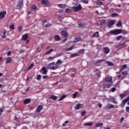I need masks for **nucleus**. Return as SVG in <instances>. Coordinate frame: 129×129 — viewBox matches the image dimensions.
Wrapping results in <instances>:
<instances>
[{
  "label": "nucleus",
  "mask_w": 129,
  "mask_h": 129,
  "mask_svg": "<svg viewBox=\"0 0 129 129\" xmlns=\"http://www.w3.org/2000/svg\"><path fill=\"white\" fill-rule=\"evenodd\" d=\"M122 33L123 35H127L128 34V32L126 30H122V29H115L113 30H110L107 33V35H109L111 34L112 35L116 36L119 35Z\"/></svg>",
  "instance_id": "nucleus-1"
},
{
  "label": "nucleus",
  "mask_w": 129,
  "mask_h": 129,
  "mask_svg": "<svg viewBox=\"0 0 129 129\" xmlns=\"http://www.w3.org/2000/svg\"><path fill=\"white\" fill-rule=\"evenodd\" d=\"M59 68L58 66L54 62L49 63L48 66H47V69L51 70H56Z\"/></svg>",
  "instance_id": "nucleus-2"
},
{
  "label": "nucleus",
  "mask_w": 129,
  "mask_h": 129,
  "mask_svg": "<svg viewBox=\"0 0 129 129\" xmlns=\"http://www.w3.org/2000/svg\"><path fill=\"white\" fill-rule=\"evenodd\" d=\"M73 10H74V12H79L82 10V6L81 4H79L77 7H73Z\"/></svg>",
  "instance_id": "nucleus-3"
},
{
  "label": "nucleus",
  "mask_w": 129,
  "mask_h": 129,
  "mask_svg": "<svg viewBox=\"0 0 129 129\" xmlns=\"http://www.w3.org/2000/svg\"><path fill=\"white\" fill-rule=\"evenodd\" d=\"M28 34H25L23 35L22 40L27 41L26 44H28L29 42V40H27L28 39Z\"/></svg>",
  "instance_id": "nucleus-4"
},
{
  "label": "nucleus",
  "mask_w": 129,
  "mask_h": 129,
  "mask_svg": "<svg viewBox=\"0 0 129 129\" xmlns=\"http://www.w3.org/2000/svg\"><path fill=\"white\" fill-rule=\"evenodd\" d=\"M22 7H23V0H20L17 5V9L21 10Z\"/></svg>",
  "instance_id": "nucleus-5"
},
{
  "label": "nucleus",
  "mask_w": 129,
  "mask_h": 129,
  "mask_svg": "<svg viewBox=\"0 0 129 129\" xmlns=\"http://www.w3.org/2000/svg\"><path fill=\"white\" fill-rule=\"evenodd\" d=\"M41 5H44V6H46V7H49L51 4L48 0H42Z\"/></svg>",
  "instance_id": "nucleus-6"
},
{
  "label": "nucleus",
  "mask_w": 129,
  "mask_h": 129,
  "mask_svg": "<svg viewBox=\"0 0 129 129\" xmlns=\"http://www.w3.org/2000/svg\"><path fill=\"white\" fill-rule=\"evenodd\" d=\"M103 50L105 54H108L110 52V50L108 47H104Z\"/></svg>",
  "instance_id": "nucleus-7"
},
{
  "label": "nucleus",
  "mask_w": 129,
  "mask_h": 129,
  "mask_svg": "<svg viewBox=\"0 0 129 129\" xmlns=\"http://www.w3.org/2000/svg\"><path fill=\"white\" fill-rule=\"evenodd\" d=\"M111 83L112 82V77H106L105 78V83Z\"/></svg>",
  "instance_id": "nucleus-8"
},
{
  "label": "nucleus",
  "mask_w": 129,
  "mask_h": 129,
  "mask_svg": "<svg viewBox=\"0 0 129 129\" xmlns=\"http://www.w3.org/2000/svg\"><path fill=\"white\" fill-rule=\"evenodd\" d=\"M115 21L114 20L109 21L108 23V28H111V27H112L113 25H115Z\"/></svg>",
  "instance_id": "nucleus-9"
},
{
  "label": "nucleus",
  "mask_w": 129,
  "mask_h": 129,
  "mask_svg": "<svg viewBox=\"0 0 129 129\" xmlns=\"http://www.w3.org/2000/svg\"><path fill=\"white\" fill-rule=\"evenodd\" d=\"M126 103H127V105L129 106V96L122 101V104H125Z\"/></svg>",
  "instance_id": "nucleus-10"
},
{
  "label": "nucleus",
  "mask_w": 129,
  "mask_h": 129,
  "mask_svg": "<svg viewBox=\"0 0 129 129\" xmlns=\"http://www.w3.org/2000/svg\"><path fill=\"white\" fill-rule=\"evenodd\" d=\"M41 71H42V74L44 75H46L48 73V71L47 70L46 67H42Z\"/></svg>",
  "instance_id": "nucleus-11"
},
{
  "label": "nucleus",
  "mask_w": 129,
  "mask_h": 129,
  "mask_svg": "<svg viewBox=\"0 0 129 129\" xmlns=\"http://www.w3.org/2000/svg\"><path fill=\"white\" fill-rule=\"evenodd\" d=\"M82 107V104L81 103H78L76 104V105L75 106V109L76 110H79Z\"/></svg>",
  "instance_id": "nucleus-12"
},
{
  "label": "nucleus",
  "mask_w": 129,
  "mask_h": 129,
  "mask_svg": "<svg viewBox=\"0 0 129 129\" xmlns=\"http://www.w3.org/2000/svg\"><path fill=\"white\" fill-rule=\"evenodd\" d=\"M43 109V106L41 105H38V106H37V108H36V112H37V113H39L41 112V110Z\"/></svg>",
  "instance_id": "nucleus-13"
},
{
  "label": "nucleus",
  "mask_w": 129,
  "mask_h": 129,
  "mask_svg": "<svg viewBox=\"0 0 129 129\" xmlns=\"http://www.w3.org/2000/svg\"><path fill=\"white\" fill-rule=\"evenodd\" d=\"M6 30H4V31H3L1 32V36L3 39L6 38Z\"/></svg>",
  "instance_id": "nucleus-14"
},
{
  "label": "nucleus",
  "mask_w": 129,
  "mask_h": 129,
  "mask_svg": "<svg viewBox=\"0 0 129 129\" xmlns=\"http://www.w3.org/2000/svg\"><path fill=\"white\" fill-rule=\"evenodd\" d=\"M107 109L114 108V105L112 104H108L106 107Z\"/></svg>",
  "instance_id": "nucleus-15"
},
{
  "label": "nucleus",
  "mask_w": 129,
  "mask_h": 129,
  "mask_svg": "<svg viewBox=\"0 0 129 129\" xmlns=\"http://www.w3.org/2000/svg\"><path fill=\"white\" fill-rule=\"evenodd\" d=\"M54 40L56 41H60L61 40V38L58 35H55L54 36Z\"/></svg>",
  "instance_id": "nucleus-16"
},
{
  "label": "nucleus",
  "mask_w": 129,
  "mask_h": 129,
  "mask_svg": "<svg viewBox=\"0 0 129 129\" xmlns=\"http://www.w3.org/2000/svg\"><path fill=\"white\" fill-rule=\"evenodd\" d=\"M100 37L99 32L98 31L96 32L92 36V38H99Z\"/></svg>",
  "instance_id": "nucleus-17"
},
{
  "label": "nucleus",
  "mask_w": 129,
  "mask_h": 129,
  "mask_svg": "<svg viewBox=\"0 0 129 129\" xmlns=\"http://www.w3.org/2000/svg\"><path fill=\"white\" fill-rule=\"evenodd\" d=\"M61 34L62 35V36H63L64 38L68 37V32L66 31H61Z\"/></svg>",
  "instance_id": "nucleus-18"
},
{
  "label": "nucleus",
  "mask_w": 129,
  "mask_h": 129,
  "mask_svg": "<svg viewBox=\"0 0 129 129\" xmlns=\"http://www.w3.org/2000/svg\"><path fill=\"white\" fill-rule=\"evenodd\" d=\"M127 68V65L126 64H123L120 69V72H122Z\"/></svg>",
  "instance_id": "nucleus-19"
},
{
  "label": "nucleus",
  "mask_w": 129,
  "mask_h": 129,
  "mask_svg": "<svg viewBox=\"0 0 129 129\" xmlns=\"http://www.w3.org/2000/svg\"><path fill=\"white\" fill-rule=\"evenodd\" d=\"M11 61H12L11 57H8L7 58V60H6V64L11 63Z\"/></svg>",
  "instance_id": "nucleus-20"
},
{
  "label": "nucleus",
  "mask_w": 129,
  "mask_h": 129,
  "mask_svg": "<svg viewBox=\"0 0 129 129\" xmlns=\"http://www.w3.org/2000/svg\"><path fill=\"white\" fill-rule=\"evenodd\" d=\"M31 102V100L30 99L26 98L25 100L24 101V104H27L28 103H30Z\"/></svg>",
  "instance_id": "nucleus-21"
},
{
  "label": "nucleus",
  "mask_w": 129,
  "mask_h": 129,
  "mask_svg": "<svg viewBox=\"0 0 129 129\" xmlns=\"http://www.w3.org/2000/svg\"><path fill=\"white\" fill-rule=\"evenodd\" d=\"M81 38H80V37L75 38V40L73 41V43H78V42L81 41Z\"/></svg>",
  "instance_id": "nucleus-22"
},
{
  "label": "nucleus",
  "mask_w": 129,
  "mask_h": 129,
  "mask_svg": "<svg viewBox=\"0 0 129 129\" xmlns=\"http://www.w3.org/2000/svg\"><path fill=\"white\" fill-rule=\"evenodd\" d=\"M6 15H7L6 11H4L3 12H1L0 13V17H5Z\"/></svg>",
  "instance_id": "nucleus-23"
},
{
  "label": "nucleus",
  "mask_w": 129,
  "mask_h": 129,
  "mask_svg": "<svg viewBox=\"0 0 129 129\" xmlns=\"http://www.w3.org/2000/svg\"><path fill=\"white\" fill-rule=\"evenodd\" d=\"M126 93H123V94H120L119 95V97L120 98L121 100H122L123 99V98H124V97H126Z\"/></svg>",
  "instance_id": "nucleus-24"
},
{
  "label": "nucleus",
  "mask_w": 129,
  "mask_h": 129,
  "mask_svg": "<svg viewBox=\"0 0 129 129\" xmlns=\"http://www.w3.org/2000/svg\"><path fill=\"white\" fill-rule=\"evenodd\" d=\"M106 20L103 19L101 21L100 26H103V25H106Z\"/></svg>",
  "instance_id": "nucleus-25"
},
{
  "label": "nucleus",
  "mask_w": 129,
  "mask_h": 129,
  "mask_svg": "<svg viewBox=\"0 0 129 129\" xmlns=\"http://www.w3.org/2000/svg\"><path fill=\"white\" fill-rule=\"evenodd\" d=\"M93 125V123L92 122H86L85 123H84L83 125L84 126H91Z\"/></svg>",
  "instance_id": "nucleus-26"
},
{
  "label": "nucleus",
  "mask_w": 129,
  "mask_h": 129,
  "mask_svg": "<svg viewBox=\"0 0 129 129\" xmlns=\"http://www.w3.org/2000/svg\"><path fill=\"white\" fill-rule=\"evenodd\" d=\"M57 7H58V8H60V9H64V8H66V4H58L57 5Z\"/></svg>",
  "instance_id": "nucleus-27"
},
{
  "label": "nucleus",
  "mask_w": 129,
  "mask_h": 129,
  "mask_svg": "<svg viewBox=\"0 0 129 129\" xmlns=\"http://www.w3.org/2000/svg\"><path fill=\"white\" fill-rule=\"evenodd\" d=\"M52 52H53V49L51 48V49H49L48 51H46V52H45V55L50 54Z\"/></svg>",
  "instance_id": "nucleus-28"
},
{
  "label": "nucleus",
  "mask_w": 129,
  "mask_h": 129,
  "mask_svg": "<svg viewBox=\"0 0 129 129\" xmlns=\"http://www.w3.org/2000/svg\"><path fill=\"white\" fill-rule=\"evenodd\" d=\"M50 99H52L53 101H56L57 99V97L55 95H51L50 97Z\"/></svg>",
  "instance_id": "nucleus-29"
},
{
  "label": "nucleus",
  "mask_w": 129,
  "mask_h": 129,
  "mask_svg": "<svg viewBox=\"0 0 129 129\" xmlns=\"http://www.w3.org/2000/svg\"><path fill=\"white\" fill-rule=\"evenodd\" d=\"M80 56L79 54H78L77 53H72L71 54V56L72 57H75Z\"/></svg>",
  "instance_id": "nucleus-30"
},
{
  "label": "nucleus",
  "mask_w": 129,
  "mask_h": 129,
  "mask_svg": "<svg viewBox=\"0 0 129 129\" xmlns=\"http://www.w3.org/2000/svg\"><path fill=\"white\" fill-rule=\"evenodd\" d=\"M106 63L107 64L108 66L109 67L114 66V64L110 61H106Z\"/></svg>",
  "instance_id": "nucleus-31"
},
{
  "label": "nucleus",
  "mask_w": 129,
  "mask_h": 129,
  "mask_svg": "<svg viewBox=\"0 0 129 129\" xmlns=\"http://www.w3.org/2000/svg\"><path fill=\"white\" fill-rule=\"evenodd\" d=\"M66 14H69V13H71L72 12V9H69V8H67L66 9Z\"/></svg>",
  "instance_id": "nucleus-32"
},
{
  "label": "nucleus",
  "mask_w": 129,
  "mask_h": 129,
  "mask_svg": "<svg viewBox=\"0 0 129 129\" xmlns=\"http://www.w3.org/2000/svg\"><path fill=\"white\" fill-rule=\"evenodd\" d=\"M103 125V123H101V122L97 123L95 125L96 127H101V126H102Z\"/></svg>",
  "instance_id": "nucleus-33"
},
{
  "label": "nucleus",
  "mask_w": 129,
  "mask_h": 129,
  "mask_svg": "<svg viewBox=\"0 0 129 129\" xmlns=\"http://www.w3.org/2000/svg\"><path fill=\"white\" fill-rule=\"evenodd\" d=\"M74 49V46H72L70 47L69 48H67L66 49V51H72Z\"/></svg>",
  "instance_id": "nucleus-34"
},
{
  "label": "nucleus",
  "mask_w": 129,
  "mask_h": 129,
  "mask_svg": "<svg viewBox=\"0 0 129 129\" xmlns=\"http://www.w3.org/2000/svg\"><path fill=\"white\" fill-rule=\"evenodd\" d=\"M96 5H97V6H103L104 5V4L102 2L99 1V2H96Z\"/></svg>",
  "instance_id": "nucleus-35"
},
{
  "label": "nucleus",
  "mask_w": 129,
  "mask_h": 129,
  "mask_svg": "<svg viewBox=\"0 0 129 129\" xmlns=\"http://www.w3.org/2000/svg\"><path fill=\"white\" fill-rule=\"evenodd\" d=\"M31 10H32V12H34V11L37 10V6L36 5L32 6L31 7Z\"/></svg>",
  "instance_id": "nucleus-36"
},
{
  "label": "nucleus",
  "mask_w": 129,
  "mask_h": 129,
  "mask_svg": "<svg viewBox=\"0 0 129 129\" xmlns=\"http://www.w3.org/2000/svg\"><path fill=\"white\" fill-rule=\"evenodd\" d=\"M62 61H61V60L58 59L57 61H56V63H55V64L57 66V65L62 64Z\"/></svg>",
  "instance_id": "nucleus-37"
},
{
  "label": "nucleus",
  "mask_w": 129,
  "mask_h": 129,
  "mask_svg": "<svg viewBox=\"0 0 129 129\" xmlns=\"http://www.w3.org/2000/svg\"><path fill=\"white\" fill-rule=\"evenodd\" d=\"M66 97H67V95H62V96H61V97H60V98L58 100V101H62V100H63Z\"/></svg>",
  "instance_id": "nucleus-38"
},
{
  "label": "nucleus",
  "mask_w": 129,
  "mask_h": 129,
  "mask_svg": "<svg viewBox=\"0 0 129 129\" xmlns=\"http://www.w3.org/2000/svg\"><path fill=\"white\" fill-rule=\"evenodd\" d=\"M78 25V26L79 27V28H82L83 27H84V26H85V24H82L81 22H79Z\"/></svg>",
  "instance_id": "nucleus-39"
},
{
  "label": "nucleus",
  "mask_w": 129,
  "mask_h": 129,
  "mask_svg": "<svg viewBox=\"0 0 129 129\" xmlns=\"http://www.w3.org/2000/svg\"><path fill=\"white\" fill-rule=\"evenodd\" d=\"M77 94H78V92H75V93L73 94V98L75 99L76 98V96H77Z\"/></svg>",
  "instance_id": "nucleus-40"
},
{
  "label": "nucleus",
  "mask_w": 129,
  "mask_h": 129,
  "mask_svg": "<svg viewBox=\"0 0 129 129\" xmlns=\"http://www.w3.org/2000/svg\"><path fill=\"white\" fill-rule=\"evenodd\" d=\"M81 3H83V4H89V2L88 0H81Z\"/></svg>",
  "instance_id": "nucleus-41"
},
{
  "label": "nucleus",
  "mask_w": 129,
  "mask_h": 129,
  "mask_svg": "<svg viewBox=\"0 0 129 129\" xmlns=\"http://www.w3.org/2000/svg\"><path fill=\"white\" fill-rule=\"evenodd\" d=\"M126 44V42H124L123 43L119 42L118 44V46H123Z\"/></svg>",
  "instance_id": "nucleus-42"
},
{
  "label": "nucleus",
  "mask_w": 129,
  "mask_h": 129,
  "mask_svg": "<svg viewBox=\"0 0 129 129\" xmlns=\"http://www.w3.org/2000/svg\"><path fill=\"white\" fill-rule=\"evenodd\" d=\"M34 67V64L31 63V65L28 67V70L30 71L31 69H32Z\"/></svg>",
  "instance_id": "nucleus-43"
},
{
  "label": "nucleus",
  "mask_w": 129,
  "mask_h": 129,
  "mask_svg": "<svg viewBox=\"0 0 129 129\" xmlns=\"http://www.w3.org/2000/svg\"><path fill=\"white\" fill-rule=\"evenodd\" d=\"M122 75L123 76H127L128 75V72L127 71H124V72H122Z\"/></svg>",
  "instance_id": "nucleus-44"
},
{
  "label": "nucleus",
  "mask_w": 129,
  "mask_h": 129,
  "mask_svg": "<svg viewBox=\"0 0 129 129\" xmlns=\"http://www.w3.org/2000/svg\"><path fill=\"white\" fill-rule=\"evenodd\" d=\"M122 38V36H118L116 38L117 41H120V39Z\"/></svg>",
  "instance_id": "nucleus-45"
},
{
  "label": "nucleus",
  "mask_w": 129,
  "mask_h": 129,
  "mask_svg": "<svg viewBox=\"0 0 129 129\" xmlns=\"http://www.w3.org/2000/svg\"><path fill=\"white\" fill-rule=\"evenodd\" d=\"M54 58H55V57L49 56V57H48V58H47V60H52L54 59Z\"/></svg>",
  "instance_id": "nucleus-46"
},
{
  "label": "nucleus",
  "mask_w": 129,
  "mask_h": 129,
  "mask_svg": "<svg viewBox=\"0 0 129 129\" xmlns=\"http://www.w3.org/2000/svg\"><path fill=\"white\" fill-rule=\"evenodd\" d=\"M103 61H105V60L104 59H98L96 61V63H100Z\"/></svg>",
  "instance_id": "nucleus-47"
},
{
  "label": "nucleus",
  "mask_w": 129,
  "mask_h": 129,
  "mask_svg": "<svg viewBox=\"0 0 129 129\" xmlns=\"http://www.w3.org/2000/svg\"><path fill=\"white\" fill-rule=\"evenodd\" d=\"M85 49H82L79 50V53H84L85 52Z\"/></svg>",
  "instance_id": "nucleus-48"
},
{
  "label": "nucleus",
  "mask_w": 129,
  "mask_h": 129,
  "mask_svg": "<svg viewBox=\"0 0 129 129\" xmlns=\"http://www.w3.org/2000/svg\"><path fill=\"white\" fill-rule=\"evenodd\" d=\"M119 15L116 13H112L111 14V17H118Z\"/></svg>",
  "instance_id": "nucleus-49"
},
{
  "label": "nucleus",
  "mask_w": 129,
  "mask_h": 129,
  "mask_svg": "<svg viewBox=\"0 0 129 129\" xmlns=\"http://www.w3.org/2000/svg\"><path fill=\"white\" fill-rule=\"evenodd\" d=\"M41 79V76L40 75H37V78H36V80H37V81H40Z\"/></svg>",
  "instance_id": "nucleus-50"
},
{
  "label": "nucleus",
  "mask_w": 129,
  "mask_h": 129,
  "mask_svg": "<svg viewBox=\"0 0 129 129\" xmlns=\"http://www.w3.org/2000/svg\"><path fill=\"white\" fill-rule=\"evenodd\" d=\"M111 87V84H108L106 85V88L107 89H109Z\"/></svg>",
  "instance_id": "nucleus-51"
},
{
  "label": "nucleus",
  "mask_w": 129,
  "mask_h": 129,
  "mask_svg": "<svg viewBox=\"0 0 129 129\" xmlns=\"http://www.w3.org/2000/svg\"><path fill=\"white\" fill-rule=\"evenodd\" d=\"M14 29H15L14 25V24H12V25L10 26V29H11V30H14Z\"/></svg>",
  "instance_id": "nucleus-52"
},
{
  "label": "nucleus",
  "mask_w": 129,
  "mask_h": 129,
  "mask_svg": "<svg viewBox=\"0 0 129 129\" xmlns=\"http://www.w3.org/2000/svg\"><path fill=\"white\" fill-rule=\"evenodd\" d=\"M116 89L115 87H112L111 88V92H115Z\"/></svg>",
  "instance_id": "nucleus-53"
},
{
  "label": "nucleus",
  "mask_w": 129,
  "mask_h": 129,
  "mask_svg": "<svg viewBox=\"0 0 129 129\" xmlns=\"http://www.w3.org/2000/svg\"><path fill=\"white\" fill-rule=\"evenodd\" d=\"M116 26H117V27H120L121 26H122V24H121V22H120V21H119V22H118V23L116 24Z\"/></svg>",
  "instance_id": "nucleus-54"
},
{
  "label": "nucleus",
  "mask_w": 129,
  "mask_h": 129,
  "mask_svg": "<svg viewBox=\"0 0 129 129\" xmlns=\"http://www.w3.org/2000/svg\"><path fill=\"white\" fill-rule=\"evenodd\" d=\"M125 110L127 113H129V106H126Z\"/></svg>",
  "instance_id": "nucleus-55"
},
{
  "label": "nucleus",
  "mask_w": 129,
  "mask_h": 129,
  "mask_svg": "<svg viewBox=\"0 0 129 129\" xmlns=\"http://www.w3.org/2000/svg\"><path fill=\"white\" fill-rule=\"evenodd\" d=\"M4 111L3 108H0V116L2 115V113Z\"/></svg>",
  "instance_id": "nucleus-56"
},
{
  "label": "nucleus",
  "mask_w": 129,
  "mask_h": 129,
  "mask_svg": "<svg viewBox=\"0 0 129 129\" xmlns=\"http://www.w3.org/2000/svg\"><path fill=\"white\" fill-rule=\"evenodd\" d=\"M42 78L43 79H48V75L43 76H42Z\"/></svg>",
  "instance_id": "nucleus-57"
},
{
  "label": "nucleus",
  "mask_w": 129,
  "mask_h": 129,
  "mask_svg": "<svg viewBox=\"0 0 129 129\" xmlns=\"http://www.w3.org/2000/svg\"><path fill=\"white\" fill-rule=\"evenodd\" d=\"M51 25L49 23H47V24L45 25V28H49V27H51Z\"/></svg>",
  "instance_id": "nucleus-58"
},
{
  "label": "nucleus",
  "mask_w": 129,
  "mask_h": 129,
  "mask_svg": "<svg viewBox=\"0 0 129 129\" xmlns=\"http://www.w3.org/2000/svg\"><path fill=\"white\" fill-rule=\"evenodd\" d=\"M22 30V26H20L19 28H18V31L19 32H21Z\"/></svg>",
  "instance_id": "nucleus-59"
},
{
  "label": "nucleus",
  "mask_w": 129,
  "mask_h": 129,
  "mask_svg": "<svg viewBox=\"0 0 129 129\" xmlns=\"http://www.w3.org/2000/svg\"><path fill=\"white\" fill-rule=\"evenodd\" d=\"M86 113V111H83L81 112V115L82 116H84Z\"/></svg>",
  "instance_id": "nucleus-60"
},
{
  "label": "nucleus",
  "mask_w": 129,
  "mask_h": 129,
  "mask_svg": "<svg viewBox=\"0 0 129 129\" xmlns=\"http://www.w3.org/2000/svg\"><path fill=\"white\" fill-rule=\"evenodd\" d=\"M62 53H59L58 54H57V55H56V56H55V58L60 57V56H62Z\"/></svg>",
  "instance_id": "nucleus-61"
},
{
  "label": "nucleus",
  "mask_w": 129,
  "mask_h": 129,
  "mask_svg": "<svg viewBox=\"0 0 129 129\" xmlns=\"http://www.w3.org/2000/svg\"><path fill=\"white\" fill-rule=\"evenodd\" d=\"M98 107H99V108H101L102 107V104H101V103H98Z\"/></svg>",
  "instance_id": "nucleus-62"
},
{
  "label": "nucleus",
  "mask_w": 129,
  "mask_h": 129,
  "mask_svg": "<svg viewBox=\"0 0 129 129\" xmlns=\"http://www.w3.org/2000/svg\"><path fill=\"white\" fill-rule=\"evenodd\" d=\"M40 49V47H37V52L39 53L41 51V49Z\"/></svg>",
  "instance_id": "nucleus-63"
},
{
  "label": "nucleus",
  "mask_w": 129,
  "mask_h": 129,
  "mask_svg": "<svg viewBox=\"0 0 129 129\" xmlns=\"http://www.w3.org/2000/svg\"><path fill=\"white\" fill-rule=\"evenodd\" d=\"M11 53V51H9V52L7 53L8 56H10Z\"/></svg>",
  "instance_id": "nucleus-64"
}]
</instances>
